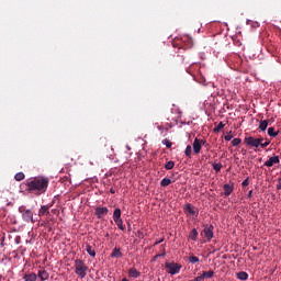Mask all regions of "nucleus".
I'll return each mask as SVG.
<instances>
[{"label":"nucleus","instance_id":"nucleus-29","mask_svg":"<svg viewBox=\"0 0 281 281\" xmlns=\"http://www.w3.org/2000/svg\"><path fill=\"white\" fill-rule=\"evenodd\" d=\"M184 155L189 158L192 157V146L188 145L186 150H184Z\"/></svg>","mask_w":281,"mask_h":281},{"label":"nucleus","instance_id":"nucleus-19","mask_svg":"<svg viewBox=\"0 0 281 281\" xmlns=\"http://www.w3.org/2000/svg\"><path fill=\"white\" fill-rule=\"evenodd\" d=\"M267 126H269V121L267 120L260 121L259 131L265 133V131H267Z\"/></svg>","mask_w":281,"mask_h":281},{"label":"nucleus","instance_id":"nucleus-16","mask_svg":"<svg viewBox=\"0 0 281 281\" xmlns=\"http://www.w3.org/2000/svg\"><path fill=\"white\" fill-rule=\"evenodd\" d=\"M128 276H130V278H139V276H142V273L139 271H137L135 268H131L128 270Z\"/></svg>","mask_w":281,"mask_h":281},{"label":"nucleus","instance_id":"nucleus-32","mask_svg":"<svg viewBox=\"0 0 281 281\" xmlns=\"http://www.w3.org/2000/svg\"><path fill=\"white\" fill-rule=\"evenodd\" d=\"M241 142H243V139H240V138H234L232 140V146H240Z\"/></svg>","mask_w":281,"mask_h":281},{"label":"nucleus","instance_id":"nucleus-44","mask_svg":"<svg viewBox=\"0 0 281 281\" xmlns=\"http://www.w3.org/2000/svg\"><path fill=\"white\" fill-rule=\"evenodd\" d=\"M158 128H159V131H161V126H159Z\"/></svg>","mask_w":281,"mask_h":281},{"label":"nucleus","instance_id":"nucleus-3","mask_svg":"<svg viewBox=\"0 0 281 281\" xmlns=\"http://www.w3.org/2000/svg\"><path fill=\"white\" fill-rule=\"evenodd\" d=\"M261 142H265V138L262 136L256 138L254 136H246L244 138V144L248 146L249 148H260Z\"/></svg>","mask_w":281,"mask_h":281},{"label":"nucleus","instance_id":"nucleus-43","mask_svg":"<svg viewBox=\"0 0 281 281\" xmlns=\"http://www.w3.org/2000/svg\"><path fill=\"white\" fill-rule=\"evenodd\" d=\"M105 236H106V238H109V233H106V235H105Z\"/></svg>","mask_w":281,"mask_h":281},{"label":"nucleus","instance_id":"nucleus-30","mask_svg":"<svg viewBox=\"0 0 281 281\" xmlns=\"http://www.w3.org/2000/svg\"><path fill=\"white\" fill-rule=\"evenodd\" d=\"M166 170H172V168H175V161L169 160L166 165H165Z\"/></svg>","mask_w":281,"mask_h":281},{"label":"nucleus","instance_id":"nucleus-20","mask_svg":"<svg viewBox=\"0 0 281 281\" xmlns=\"http://www.w3.org/2000/svg\"><path fill=\"white\" fill-rule=\"evenodd\" d=\"M86 251L87 254H89V256H91L92 258H95V249H93V247H91V245H86Z\"/></svg>","mask_w":281,"mask_h":281},{"label":"nucleus","instance_id":"nucleus-4","mask_svg":"<svg viewBox=\"0 0 281 281\" xmlns=\"http://www.w3.org/2000/svg\"><path fill=\"white\" fill-rule=\"evenodd\" d=\"M113 221H114L115 225H117L119 229H121V232L126 231V226H124V222L122 221V210H120V209L114 210Z\"/></svg>","mask_w":281,"mask_h":281},{"label":"nucleus","instance_id":"nucleus-11","mask_svg":"<svg viewBox=\"0 0 281 281\" xmlns=\"http://www.w3.org/2000/svg\"><path fill=\"white\" fill-rule=\"evenodd\" d=\"M186 214H191L192 216H199V212L194 211V207H192V204L188 203L184 206Z\"/></svg>","mask_w":281,"mask_h":281},{"label":"nucleus","instance_id":"nucleus-37","mask_svg":"<svg viewBox=\"0 0 281 281\" xmlns=\"http://www.w3.org/2000/svg\"><path fill=\"white\" fill-rule=\"evenodd\" d=\"M251 196H254V190H250V191L248 192L247 199H251Z\"/></svg>","mask_w":281,"mask_h":281},{"label":"nucleus","instance_id":"nucleus-45","mask_svg":"<svg viewBox=\"0 0 281 281\" xmlns=\"http://www.w3.org/2000/svg\"><path fill=\"white\" fill-rule=\"evenodd\" d=\"M138 236H143V233H142V234H139Z\"/></svg>","mask_w":281,"mask_h":281},{"label":"nucleus","instance_id":"nucleus-36","mask_svg":"<svg viewBox=\"0 0 281 281\" xmlns=\"http://www.w3.org/2000/svg\"><path fill=\"white\" fill-rule=\"evenodd\" d=\"M201 280H204L202 274L199 276V277H195V278L193 279V281H201Z\"/></svg>","mask_w":281,"mask_h":281},{"label":"nucleus","instance_id":"nucleus-40","mask_svg":"<svg viewBox=\"0 0 281 281\" xmlns=\"http://www.w3.org/2000/svg\"><path fill=\"white\" fill-rule=\"evenodd\" d=\"M161 257V255H156L155 257H154V260H157V258H160Z\"/></svg>","mask_w":281,"mask_h":281},{"label":"nucleus","instance_id":"nucleus-1","mask_svg":"<svg viewBox=\"0 0 281 281\" xmlns=\"http://www.w3.org/2000/svg\"><path fill=\"white\" fill-rule=\"evenodd\" d=\"M25 186L26 192L41 196V194H45L47 188H49V178L43 176L31 178L25 181Z\"/></svg>","mask_w":281,"mask_h":281},{"label":"nucleus","instance_id":"nucleus-14","mask_svg":"<svg viewBox=\"0 0 281 281\" xmlns=\"http://www.w3.org/2000/svg\"><path fill=\"white\" fill-rule=\"evenodd\" d=\"M49 207H52V205H42L38 210V216H45V214H49Z\"/></svg>","mask_w":281,"mask_h":281},{"label":"nucleus","instance_id":"nucleus-24","mask_svg":"<svg viewBox=\"0 0 281 281\" xmlns=\"http://www.w3.org/2000/svg\"><path fill=\"white\" fill-rule=\"evenodd\" d=\"M170 183H172V180H170L169 178H164V179L160 181L161 188H168V186H170Z\"/></svg>","mask_w":281,"mask_h":281},{"label":"nucleus","instance_id":"nucleus-5","mask_svg":"<svg viewBox=\"0 0 281 281\" xmlns=\"http://www.w3.org/2000/svg\"><path fill=\"white\" fill-rule=\"evenodd\" d=\"M165 267H166V269H168V273L170 276H177V273H179L181 271V269L183 268V266L181 263H177L175 261L165 262Z\"/></svg>","mask_w":281,"mask_h":281},{"label":"nucleus","instance_id":"nucleus-33","mask_svg":"<svg viewBox=\"0 0 281 281\" xmlns=\"http://www.w3.org/2000/svg\"><path fill=\"white\" fill-rule=\"evenodd\" d=\"M269 144H271V140L266 139V140H263V142H261L260 148H267V146H269Z\"/></svg>","mask_w":281,"mask_h":281},{"label":"nucleus","instance_id":"nucleus-10","mask_svg":"<svg viewBox=\"0 0 281 281\" xmlns=\"http://www.w3.org/2000/svg\"><path fill=\"white\" fill-rule=\"evenodd\" d=\"M274 164H280V157H279V156L270 157V158L263 164V166H266L267 168H271V167L274 166Z\"/></svg>","mask_w":281,"mask_h":281},{"label":"nucleus","instance_id":"nucleus-13","mask_svg":"<svg viewBox=\"0 0 281 281\" xmlns=\"http://www.w3.org/2000/svg\"><path fill=\"white\" fill-rule=\"evenodd\" d=\"M223 190H224V196H229V194L234 192V184H224Z\"/></svg>","mask_w":281,"mask_h":281},{"label":"nucleus","instance_id":"nucleus-42","mask_svg":"<svg viewBox=\"0 0 281 281\" xmlns=\"http://www.w3.org/2000/svg\"><path fill=\"white\" fill-rule=\"evenodd\" d=\"M160 256H166V251H164L162 254H160Z\"/></svg>","mask_w":281,"mask_h":281},{"label":"nucleus","instance_id":"nucleus-23","mask_svg":"<svg viewBox=\"0 0 281 281\" xmlns=\"http://www.w3.org/2000/svg\"><path fill=\"white\" fill-rule=\"evenodd\" d=\"M237 278L238 280H243V281L249 280V274L245 271H240L237 273Z\"/></svg>","mask_w":281,"mask_h":281},{"label":"nucleus","instance_id":"nucleus-31","mask_svg":"<svg viewBox=\"0 0 281 281\" xmlns=\"http://www.w3.org/2000/svg\"><path fill=\"white\" fill-rule=\"evenodd\" d=\"M162 144L166 146V148H172V142H170L168 138L162 139Z\"/></svg>","mask_w":281,"mask_h":281},{"label":"nucleus","instance_id":"nucleus-21","mask_svg":"<svg viewBox=\"0 0 281 281\" xmlns=\"http://www.w3.org/2000/svg\"><path fill=\"white\" fill-rule=\"evenodd\" d=\"M279 134H280V131L276 132V127H269L268 128L269 137H278Z\"/></svg>","mask_w":281,"mask_h":281},{"label":"nucleus","instance_id":"nucleus-7","mask_svg":"<svg viewBox=\"0 0 281 281\" xmlns=\"http://www.w3.org/2000/svg\"><path fill=\"white\" fill-rule=\"evenodd\" d=\"M203 234L207 240H212V238H214V225L206 224L204 226Z\"/></svg>","mask_w":281,"mask_h":281},{"label":"nucleus","instance_id":"nucleus-26","mask_svg":"<svg viewBox=\"0 0 281 281\" xmlns=\"http://www.w3.org/2000/svg\"><path fill=\"white\" fill-rule=\"evenodd\" d=\"M15 181H23V179H25V173L24 172H18L14 176Z\"/></svg>","mask_w":281,"mask_h":281},{"label":"nucleus","instance_id":"nucleus-35","mask_svg":"<svg viewBox=\"0 0 281 281\" xmlns=\"http://www.w3.org/2000/svg\"><path fill=\"white\" fill-rule=\"evenodd\" d=\"M232 137H234V136L227 134L226 136H224V139H225L226 142H232Z\"/></svg>","mask_w":281,"mask_h":281},{"label":"nucleus","instance_id":"nucleus-27","mask_svg":"<svg viewBox=\"0 0 281 281\" xmlns=\"http://www.w3.org/2000/svg\"><path fill=\"white\" fill-rule=\"evenodd\" d=\"M189 262H190L191 265H196V262H201V260H200L199 257H196V256H190V257H189Z\"/></svg>","mask_w":281,"mask_h":281},{"label":"nucleus","instance_id":"nucleus-6","mask_svg":"<svg viewBox=\"0 0 281 281\" xmlns=\"http://www.w3.org/2000/svg\"><path fill=\"white\" fill-rule=\"evenodd\" d=\"M19 212H21L23 221H25V223H34V213H32L31 210H24L23 207H20Z\"/></svg>","mask_w":281,"mask_h":281},{"label":"nucleus","instance_id":"nucleus-46","mask_svg":"<svg viewBox=\"0 0 281 281\" xmlns=\"http://www.w3.org/2000/svg\"><path fill=\"white\" fill-rule=\"evenodd\" d=\"M142 234V232H138V235Z\"/></svg>","mask_w":281,"mask_h":281},{"label":"nucleus","instance_id":"nucleus-12","mask_svg":"<svg viewBox=\"0 0 281 281\" xmlns=\"http://www.w3.org/2000/svg\"><path fill=\"white\" fill-rule=\"evenodd\" d=\"M37 278H40L41 281L49 280V273L45 269H41L37 272Z\"/></svg>","mask_w":281,"mask_h":281},{"label":"nucleus","instance_id":"nucleus-41","mask_svg":"<svg viewBox=\"0 0 281 281\" xmlns=\"http://www.w3.org/2000/svg\"><path fill=\"white\" fill-rule=\"evenodd\" d=\"M277 189L281 190V183L277 184Z\"/></svg>","mask_w":281,"mask_h":281},{"label":"nucleus","instance_id":"nucleus-34","mask_svg":"<svg viewBox=\"0 0 281 281\" xmlns=\"http://www.w3.org/2000/svg\"><path fill=\"white\" fill-rule=\"evenodd\" d=\"M247 186H249V178H246V179L241 182V187H243V188H247Z\"/></svg>","mask_w":281,"mask_h":281},{"label":"nucleus","instance_id":"nucleus-28","mask_svg":"<svg viewBox=\"0 0 281 281\" xmlns=\"http://www.w3.org/2000/svg\"><path fill=\"white\" fill-rule=\"evenodd\" d=\"M212 167H213V170H215V172H221V169L223 168V164L214 162Z\"/></svg>","mask_w":281,"mask_h":281},{"label":"nucleus","instance_id":"nucleus-38","mask_svg":"<svg viewBox=\"0 0 281 281\" xmlns=\"http://www.w3.org/2000/svg\"><path fill=\"white\" fill-rule=\"evenodd\" d=\"M110 192H111V194H115V189L111 188Z\"/></svg>","mask_w":281,"mask_h":281},{"label":"nucleus","instance_id":"nucleus-22","mask_svg":"<svg viewBox=\"0 0 281 281\" xmlns=\"http://www.w3.org/2000/svg\"><path fill=\"white\" fill-rule=\"evenodd\" d=\"M189 238L191 240H196V238H199V231H196V228H193L189 234Z\"/></svg>","mask_w":281,"mask_h":281},{"label":"nucleus","instance_id":"nucleus-39","mask_svg":"<svg viewBox=\"0 0 281 281\" xmlns=\"http://www.w3.org/2000/svg\"><path fill=\"white\" fill-rule=\"evenodd\" d=\"M160 243H164V239H160L159 241H156L155 245H159Z\"/></svg>","mask_w":281,"mask_h":281},{"label":"nucleus","instance_id":"nucleus-8","mask_svg":"<svg viewBox=\"0 0 281 281\" xmlns=\"http://www.w3.org/2000/svg\"><path fill=\"white\" fill-rule=\"evenodd\" d=\"M94 214H95L97 218H104V216H106V214H109V209L106 206H98L94 210Z\"/></svg>","mask_w":281,"mask_h":281},{"label":"nucleus","instance_id":"nucleus-2","mask_svg":"<svg viewBox=\"0 0 281 281\" xmlns=\"http://www.w3.org/2000/svg\"><path fill=\"white\" fill-rule=\"evenodd\" d=\"M87 271H89V267L82 259L75 260V273L79 276V278H87Z\"/></svg>","mask_w":281,"mask_h":281},{"label":"nucleus","instance_id":"nucleus-25","mask_svg":"<svg viewBox=\"0 0 281 281\" xmlns=\"http://www.w3.org/2000/svg\"><path fill=\"white\" fill-rule=\"evenodd\" d=\"M223 128H225V124H223V122H220L218 125L216 127H214V133H221V131H223Z\"/></svg>","mask_w":281,"mask_h":281},{"label":"nucleus","instance_id":"nucleus-17","mask_svg":"<svg viewBox=\"0 0 281 281\" xmlns=\"http://www.w3.org/2000/svg\"><path fill=\"white\" fill-rule=\"evenodd\" d=\"M111 258H122V250L115 247L111 254Z\"/></svg>","mask_w":281,"mask_h":281},{"label":"nucleus","instance_id":"nucleus-18","mask_svg":"<svg viewBox=\"0 0 281 281\" xmlns=\"http://www.w3.org/2000/svg\"><path fill=\"white\" fill-rule=\"evenodd\" d=\"M202 278H203V280H205V278H206L207 280L214 278V271H213V270L203 271V272H202Z\"/></svg>","mask_w":281,"mask_h":281},{"label":"nucleus","instance_id":"nucleus-15","mask_svg":"<svg viewBox=\"0 0 281 281\" xmlns=\"http://www.w3.org/2000/svg\"><path fill=\"white\" fill-rule=\"evenodd\" d=\"M23 280L36 281V280H38V277L36 276V273H29V274H24Z\"/></svg>","mask_w":281,"mask_h":281},{"label":"nucleus","instance_id":"nucleus-9","mask_svg":"<svg viewBox=\"0 0 281 281\" xmlns=\"http://www.w3.org/2000/svg\"><path fill=\"white\" fill-rule=\"evenodd\" d=\"M203 144H205V140L199 138L194 139L193 151L195 153V155H199L201 153V146H203Z\"/></svg>","mask_w":281,"mask_h":281}]
</instances>
